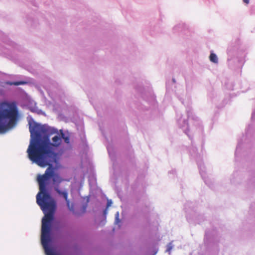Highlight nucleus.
<instances>
[{
    "mask_svg": "<svg viewBox=\"0 0 255 255\" xmlns=\"http://www.w3.org/2000/svg\"><path fill=\"white\" fill-rule=\"evenodd\" d=\"M29 128L31 140L27 150L28 157L39 166L46 167L48 164L47 158L55 156L54 151L62 143L61 136L54 135L51 142L49 137L57 133L56 129L36 123L30 125Z\"/></svg>",
    "mask_w": 255,
    "mask_h": 255,
    "instance_id": "1",
    "label": "nucleus"
},
{
    "mask_svg": "<svg viewBox=\"0 0 255 255\" xmlns=\"http://www.w3.org/2000/svg\"><path fill=\"white\" fill-rule=\"evenodd\" d=\"M18 116V110L15 102L0 103V133H5L12 128L16 124Z\"/></svg>",
    "mask_w": 255,
    "mask_h": 255,
    "instance_id": "2",
    "label": "nucleus"
},
{
    "mask_svg": "<svg viewBox=\"0 0 255 255\" xmlns=\"http://www.w3.org/2000/svg\"><path fill=\"white\" fill-rule=\"evenodd\" d=\"M55 191L59 194V195L62 196L65 200H67L68 198V191L66 190L61 191L59 189V186L56 185L54 187Z\"/></svg>",
    "mask_w": 255,
    "mask_h": 255,
    "instance_id": "3",
    "label": "nucleus"
},
{
    "mask_svg": "<svg viewBox=\"0 0 255 255\" xmlns=\"http://www.w3.org/2000/svg\"><path fill=\"white\" fill-rule=\"evenodd\" d=\"M60 135L62 139H64V141L66 143H69L70 142L69 137L68 136H66L62 130H60Z\"/></svg>",
    "mask_w": 255,
    "mask_h": 255,
    "instance_id": "4",
    "label": "nucleus"
},
{
    "mask_svg": "<svg viewBox=\"0 0 255 255\" xmlns=\"http://www.w3.org/2000/svg\"><path fill=\"white\" fill-rule=\"evenodd\" d=\"M210 60L211 61L217 63H218V58L216 55L213 53H211L210 55Z\"/></svg>",
    "mask_w": 255,
    "mask_h": 255,
    "instance_id": "5",
    "label": "nucleus"
},
{
    "mask_svg": "<svg viewBox=\"0 0 255 255\" xmlns=\"http://www.w3.org/2000/svg\"><path fill=\"white\" fill-rule=\"evenodd\" d=\"M26 83V82H23V81L14 82L9 83V85L18 86V85H23V84H25Z\"/></svg>",
    "mask_w": 255,
    "mask_h": 255,
    "instance_id": "6",
    "label": "nucleus"
},
{
    "mask_svg": "<svg viewBox=\"0 0 255 255\" xmlns=\"http://www.w3.org/2000/svg\"><path fill=\"white\" fill-rule=\"evenodd\" d=\"M66 201V204H67V206L68 208V209L70 210V211H73V205H71L70 204V201L69 200H68V199L67 198V200H65Z\"/></svg>",
    "mask_w": 255,
    "mask_h": 255,
    "instance_id": "7",
    "label": "nucleus"
},
{
    "mask_svg": "<svg viewBox=\"0 0 255 255\" xmlns=\"http://www.w3.org/2000/svg\"><path fill=\"white\" fill-rule=\"evenodd\" d=\"M111 204H112V201H108V203H107V207H109V206H110Z\"/></svg>",
    "mask_w": 255,
    "mask_h": 255,
    "instance_id": "8",
    "label": "nucleus"
},
{
    "mask_svg": "<svg viewBox=\"0 0 255 255\" xmlns=\"http://www.w3.org/2000/svg\"><path fill=\"white\" fill-rule=\"evenodd\" d=\"M243 0L244 1V2H245L247 4L249 3V1H250V0Z\"/></svg>",
    "mask_w": 255,
    "mask_h": 255,
    "instance_id": "9",
    "label": "nucleus"
},
{
    "mask_svg": "<svg viewBox=\"0 0 255 255\" xmlns=\"http://www.w3.org/2000/svg\"><path fill=\"white\" fill-rule=\"evenodd\" d=\"M171 250V247H169V248L167 249V251L169 252L170 251V250Z\"/></svg>",
    "mask_w": 255,
    "mask_h": 255,
    "instance_id": "10",
    "label": "nucleus"
},
{
    "mask_svg": "<svg viewBox=\"0 0 255 255\" xmlns=\"http://www.w3.org/2000/svg\"><path fill=\"white\" fill-rule=\"evenodd\" d=\"M86 209V206H85L84 207V212L85 211Z\"/></svg>",
    "mask_w": 255,
    "mask_h": 255,
    "instance_id": "11",
    "label": "nucleus"
}]
</instances>
